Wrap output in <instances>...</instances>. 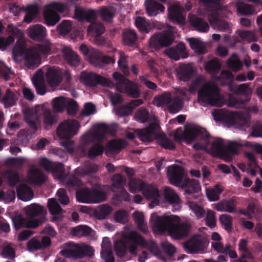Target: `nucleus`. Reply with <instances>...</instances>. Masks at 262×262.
<instances>
[{"mask_svg":"<svg viewBox=\"0 0 262 262\" xmlns=\"http://www.w3.org/2000/svg\"><path fill=\"white\" fill-rule=\"evenodd\" d=\"M142 194L147 200H152V202L149 204L150 208H152L159 204L160 194L157 188L151 185L146 184Z\"/></svg>","mask_w":262,"mask_h":262,"instance_id":"obj_22","label":"nucleus"},{"mask_svg":"<svg viewBox=\"0 0 262 262\" xmlns=\"http://www.w3.org/2000/svg\"><path fill=\"white\" fill-rule=\"evenodd\" d=\"M236 33L244 41L248 42L256 41L257 37L255 34L251 31H247L244 30H237Z\"/></svg>","mask_w":262,"mask_h":262,"instance_id":"obj_63","label":"nucleus"},{"mask_svg":"<svg viewBox=\"0 0 262 262\" xmlns=\"http://www.w3.org/2000/svg\"><path fill=\"white\" fill-rule=\"evenodd\" d=\"M156 139L157 142L162 147L170 150H173L176 148V146L173 142L167 138L164 133L159 132Z\"/></svg>","mask_w":262,"mask_h":262,"instance_id":"obj_50","label":"nucleus"},{"mask_svg":"<svg viewBox=\"0 0 262 262\" xmlns=\"http://www.w3.org/2000/svg\"><path fill=\"white\" fill-rule=\"evenodd\" d=\"M42 122L46 129H50L55 125L58 119V115L50 109L42 107Z\"/></svg>","mask_w":262,"mask_h":262,"instance_id":"obj_24","label":"nucleus"},{"mask_svg":"<svg viewBox=\"0 0 262 262\" xmlns=\"http://www.w3.org/2000/svg\"><path fill=\"white\" fill-rule=\"evenodd\" d=\"M135 24L139 31L143 33H148L152 28L150 23L146 18L141 16L137 17Z\"/></svg>","mask_w":262,"mask_h":262,"instance_id":"obj_55","label":"nucleus"},{"mask_svg":"<svg viewBox=\"0 0 262 262\" xmlns=\"http://www.w3.org/2000/svg\"><path fill=\"white\" fill-rule=\"evenodd\" d=\"M168 17L169 20L174 24H184L185 18L183 16L181 8L179 6H171L168 9Z\"/></svg>","mask_w":262,"mask_h":262,"instance_id":"obj_28","label":"nucleus"},{"mask_svg":"<svg viewBox=\"0 0 262 262\" xmlns=\"http://www.w3.org/2000/svg\"><path fill=\"white\" fill-rule=\"evenodd\" d=\"M223 191L221 186L217 184L213 188L206 189V195L210 201H216L219 200L221 193Z\"/></svg>","mask_w":262,"mask_h":262,"instance_id":"obj_53","label":"nucleus"},{"mask_svg":"<svg viewBox=\"0 0 262 262\" xmlns=\"http://www.w3.org/2000/svg\"><path fill=\"white\" fill-rule=\"evenodd\" d=\"M40 43H37L31 47L33 51L38 55H48L51 53V43L50 40L45 39L41 41Z\"/></svg>","mask_w":262,"mask_h":262,"instance_id":"obj_38","label":"nucleus"},{"mask_svg":"<svg viewBox=\"0 0 262 262\" xmlns=\"http://www.w3.org/2000/svg\"><path fill=\"white\" fill-rule=\"evenodd\" d=\"M237 201L234 198L230 200H224L216 204L215 209L219 211H225L229 213H234L237 211L236 207Z\"/></svg>","mask_w":262,"mask_h":262,"instance_id":"obj_31","label":"nucleus"},{"mask_svg":"<svg viewBox=\"0 0 262 262\" xmlns=\"http://www.w3.org/2000/svg\"><path fill=\"white\" fill-rule=\"evenodd\" d=\"M160 126L156 123H150L148 127L143 129H136L137 137L143 142H150L156 139L160 130Z\"/></svg>","mask_w":262,"mask_h":262,"instance_id":"obj_10","label":"nucleus"},{"mask_svg":"<svg viewBox=\"0 0 262 262\" xmlns=\"http://www.w3.org/2000/svg\"><path fill=\"white\" fill-rule=\"evenodd\" d=\"M145 184L143 181L139 179H132L128 184L129 190L131 193L136 192H143L145 187Z\"/></svg>","mask_w":262,"mask_h":262,"instance_id":"obj_59","label":"nucleus"},{"mask_svg":"<svg viewBox=\"0 0 262 262\" xmlns=\"http://www.w3.org/2000/svg\"><path fill=\"white\" fill-rule=\"evenodd\" d=\"M114 250L117 256L123 257L128 250V242L122 240L116 241L114 245Z\"/></svg>","mask_w":262,"mask_h":262,"instance_id":"obj_54","label":"nucleus"},{"mask_svg":"<svg viewBox=\"0 0 262 262\" xmlns=\"http://www.w3.org/2000/svg\"><path fill=\"white\" fill-rule=\"evenodd\" d=\"M43 208L40 205L33 203L26 207L25 212L29 217L34 218L37 217L34 220H39L41 217L43 218V222L45 221V216L43 215Z\"/></svg>","mask_w":262,"mask_h":262,"instance_id":"obj_30","label":"nucleus"},{"mask_svg":"<svg viewBox=\"0 0 262 262\" xmlns=\"http://www.w3.org/2000/svg\"><path fill=\"white\" fill-rule=\"evenodd\" d=\"M42 74L41 70H38L32 78V82L36 93L39 95H44L47 92Z\"/></svg>","mask_w":262,"mask_h":262,"instance_id":"obj_29","label":"nucleus"},{"mask_svg":"<svg viewBox=\"0 0 262 262\" xmlns=\"http://www.w3.org/2000/svg\"><path fill=\"white\" fill-rule=\"evenodd\" d=\"M28 48H26L24 43L23 41L18 40L16 41L12 49V54L14 59L16 60L18 58H20L26 55Z\"/></svg>","mask_w":262,"mask_h":262,"instance_id":"obj_47","label":"nucleus"},{"mask_svg":"<svg viewBox=\"0 0 262 262\" xmlns=\"http://www.w3.org/2000/svg\"><path fill=\"white\" fill-rule=\"evenodd\" d=\"M251 144L248 141H231L227 146L226 150L232 155L238 154V148L239 147H248Z\"/></svg>","mask_w":262,"mask_h":262,"instance_id":"obj_56","label":"nucleus"},{"mask_svg":"<svg viewBox=\"0 0 262 262\" xmlns=\"http://www.w3.org/2000/svg\"><path fill=\"white\" fill-rule=\"evenodd\" d=\"M129 238L131 241L139 244L142 247L147 248L155 255L160 256L161 254V250L159 247L154 242H147L138 233L136 232H131Z\"/></svg>","mask_w":262,"mask_h":262,"instance_id":"obj_13","label":"nucleus"},{"mask_svg":"<svg viewBox=\"0 0 262 262\" xmlns=\"http://www.w3.org/2000/svg\"><path fill=\"white\" fill-rule=\"evenodd\" d=\"M68 99L64 97L54 98L52 102L53 110L57 113L62 112L66 107Z\"/></svg>","mask_w":262,"mask_h":262,"instance_id":"obj_58","label":"nucleus"},{"mask_svg":"<svg viewBox=\"0 0 262 262\" xmlns=\"http://www.w3.org/2000/svg\"><path fill=\"white\" fill-rule=\"evenodd\" d=\"M60 254L67 258H82L85 256L92 257L94 254L93 248L85 244L69 242L65 244Z\"/></svg>","mask_w":262,"mask_h":262,"instance_id":"obj_4","label":"nucleus"},{"mask_svg":"<svg viewBox=\"0 0 262 262\" xmlns=\"http://www.w3.org/2000/svg\"><path fill=\"white\" fill-rule=\"evenodd\" d=\"M184 247L187 253H198L206 248V243L201 236L195 235L184 244Z\"/></svg>","mask_w":262,"mask_h":262,"instance_id":"obj_11","label":"nucleus"},{"mask_svg":"<svg viewBox=\"0 0 262 262\" xmlns=\"http://www.w3.org/2000/svg\"><path fill=\"white\" fill-rule=\"evenodd\" d=\"M250 85V83H243L239 85H233L232 83L229 84V88L230 92L238 95H243L245 97L244 100L236 98L233 99L230 102L231 103V102H233V106H238V104L244 105L250 101L251 93Z\"/></svg>","mask_w":262,"mask_h":262,"instance_id":"obj_8","label":"nucleus"},{"mask_svg":"<svg viewBox=\"0 0 262 262\" xmlns=\"http://www.w3.org/2000/svg\"><path fill=\"white\" fill-rule=\"evenodd\" d=\"M166 54L171 59L178 60L180 58H185L187 57L184 43L180 42L176 46L171 47L167 50Z\"/></svg>","mask_w":262,"mask_h":262,"instance_id":"obj_23","label":"nucleus"},{"mask_svg":"<svg viewBox=\"0 0 262 262\" xmlns=\"http://www.w3.org/2000/svg\"><path fill=\"white\" fill-rule=\"evenodd\" d=\"M76 196L77 200L81 203H91L92 189L85 187L76 191Z\"/></svg>","mask_w":262,"mask_h":262,"instance_id":"obj_42","label":"nucleus"},{"mask_svg":"<svg viewBox=\"0 0 262 262\" xmlns=\"http://www.w3.org/2000/svg\"><path fill=\"white\" fill-rule=\"evenodd\" d=\"M63 183L69 191L78 190L83 185L82 181L75 175L71 174L64 178Z\"/></svg>","mask_w":262,"mask_h":262,"instance_id":"obj_37","label":"nucleus"},{"mask_svg":"<svg viewBox=\"0 0 262 262\" xmlns=\"http://www.w3.org/2000/svg\"><path fill=\"white\" fill-rule=\"evenodd\" d=\"M174 37L171 31L166 30L155 33L150 38L149 45L150 48L159 50L163 47L170 46Z\"/></svg>","mask_w":262,"mask_h":262,"instance_id":"obj_7","label":"nucleus"},{"mask_svg":"<svg viewBox=\"0 0 262 262\" xmlns=\"http://www.w3.org/2000/svg\"><path fill=\"white\" fill-rule=\"evenodd\" d=\"M134 218L135 223L138 225L139 229L143 233H147L148 232L147 226L144 222L143 214L138 211H136L134 213Z\"/></svg>","mask_w":262,"mask_h":262,"instance_id":"obj_61","label":"nucleus"},{"mask_svg":"<svg viewBox=\"0 0 262 262\" xmlns=\"http://www.w3.org/2000/svg\"><path fill=\"white\" fill-rule=\"evenodd\" d=\"M227 64L228 68L233 72H238L243 68V63L239 59L238 55L236 53H233L231 57L227 60Z\"/></svg>","mask_w":262,"mask_h":262,"instance_id":"obj_44","label":"nucleus"},{"mask_svg":"<svg viewBox=\"0 0 262 262\" xmlns=\"http://www.w3.org/2000/svg\"><path fill=\"white\" fill-rule=\"evenodd\" d=\"M188 18L191 26L195 30L200 32H207L209 29V26L207 21L194 14H189Z\"/></svg>","mask_w":262,"mask_h":262,"instance_id":"obj_27","label":"nucleus"},{"mask_svg":"<svg viewBox=\"0 0 262 262\" xmlns=\"http://www.w3.org/2000/svg\"><path fill=\"white\" fill-rule=\"evenodd\" d=\"M165 201L170 204H174L180 207L181 200L178 194L170 187H166L164 190Z\"/></svg>","mask_w":262,"mask_h":262,"instance_id":"obj_39","label":"nucleus"},{"mask_svg":"<svg viewBox=\"0 0 262 262\" xmlns=\"http://www.w3.org/2000/svg\"><path fill=\"white\" fill-rule=\"evenodd\" d=\"M156 139L157 142L162 147L170 150H173L176 148V146L173 142L167 138L164 133L159 132Z\"/></svg>","mask_w":262,"mask_h":262,"instance_id":"obj_51","label":"nucleus"},{"mask_svg":"<svg viewBox=\"0 0 262 262\" xmlns=\"http://www.w3.org/2000/svg\"><path fill=\"white\" fill-rule=\"evenodd\" d=\"M14 227L18 230L23 227L35 228L43 223V218L39 220H30L27 221L21 214L14 216L12 219Z\"/></svg>","mask_w":262,"mask_h":262,"instance_id":"obj_16","label":"nucleus"},{"mask_svg":"<svg viewBox=\"0 0 262 262\" xmlns=\"http://www.w3.org/2000/svg\"><path fill=\"white\" fill-rule=\"evenodd\" d=\"M180 186L184 189L185 194L187 198H189L194 193L198 192L200 190V186L198 181L189 178L185 179Z\"/></svg>","mask_w":262,"mask_h":262,"instance_id":"obj_25","label":"nucleus"},{"mask_svg":"<svg viewBox=\"0 0 262 262\" xmlns=\"http://www.w3.org/2000/svg\"><path fill=\"white\" fill-rule=\"evenodd\" d=\"M79 127L80 125L78 121L66 120L59 125L56 130L57 134L61 139H71L77 134Z\"/></svg>","mask_w":262,"mask_h":262,"instance_id":"obj_9","label":"nucleus"},{"mask_svg":"<svg viewBox=\"0 0 262 262\" xmlns=\"http://www.w3.org/2000/svg\"><path fill=\"white\" fill-rule=\"evenodd\" d=\"M105 239H108L107 237L104 238L101 244V251L100 252L101 257L104 260L105 262H114V257L113 255L112 249L110 247V243L104 244Z\"/></svg>","mask_w":262,"mask_h":262,"instance_id":"obj_41","label":"nucleus"},{"mask_svg":"<svg viewBox=\"0 0 262 262\" xmlns=\"http://www.w3.org/2000/svg\"><path fill=\"white\" fill-rule=\"evenodd\" d=\"M109 128L105 124L101 123L96 125L95 130L90 133L84 135V138H86L85 141L86 143H89L92 139L97 141H102L105 136V135L108 133Z\"/></svg>","mask_w":262,"mask_h":262,"instance_id":"obj_19","label":"nucleus"},{"mask_svg":"<svg viewBox=\"0 0 262 262\" xmlns=\"http://www.w3.org/2000/svg\"><path fill=\"white\" fill-rule=\"evenodd\" d=\"M43 18L45 24L48 26H53L58 23L60 19V17L57 13L52 12L51 10L45 9L43 13Z\"/></svg>","mask_w":262,"mask_h":262,"instance_id":"obj_43","label":"nucleus"},{"mask_svg":"<svg viewBox=\"0 0 262 262\" xmlns=\"http://www.w3.org/2000/svg\"><path fill=\"white\" fill-rule=\"evenodd\" d=\"M24 120L27 124L28 128L20 130L17 138L22 145L26 146L34 137L40 124V116L37 109H27L24 113Z\"/></svg>","mask_w":262,"mask_h":262,"instance_id":"obj_3","label":"nucleus"},{"mask_svg":"<svg viewBox=\"0 0 262 262\" xmlns=\"http://www.w3.org/2000/svg\"><path fill=\"white\" fill-rule=\"evenodd\" d=\"M226 117L232 124L237 127H248L250 125L249 115L246 112H232Z\"/></svg>","mask_w":262,"mask_h":262,"instance_id":"obj_15","label":"nucleus"},{"mask_svg":"<svg viewBox=\"0 0 262 262\" xmlns=\"http://www.w3.org/2000/svg\"><path fill=\"white\" fill-rule=\"evenodd\" d=\"M62 72L58 67H53L48 68L45 77L48 83L51 86H58L62 80Z\"/></svg>","mask_w":262,"mask_h":262,"instance_id":"obj_18","label":"nucleus"},{"mask_svg":"<svg viewBox=\"0 0 262 262\" xmlns=\"http://www.w3.org/2000/svg\"><path fill=\"white\" fill-rule=\"evenodd\" d=\"M183 137L189 142H192L196 138L203 140L204 144L196 143L193 145V147L195 150H205L210 144V134L205 129L202 127H192L186 130Z\"/></svg>","mask_w":262,"mask_h":262,"instance_id":"obj_6","label":"nucleus"},{"mask_svg":"<svg viewBox=\"0 0 262 262\" xmlns=\"http://www.w3.org/2000/svg\"><path fill=\"white\" fill-rule=\"evenodd\" d=\"M97 170L98 166L96 164L87 162L84 164L82 167L76 168L75 172L76 173L81 175H88L95 173Z\"/></svg>","mask_w":262,"mask_h":262,"instance_id":"obj_57","label":"nucleus"},{"mask_svg":"<svg viewBox=\"0 0 262 262\" xmlns=\"http://www.w3.org/2000/svg\"><path fill=\"white\" fill-rule=\"evenodd\" d=\"M178 78L184 82L189 81L193 76L194 70L190 63H181L176 70Z\"/></svg>","mask_w":262,"mask_h":262,"instance_id":"obj_20","label":"nucleus"},{"mask_svg":"<svg viewBox=\"0 0 262 262\" xmlns=\"http://www.w3.org/2000/svg\"><path fill=\"white\" fill-rule=\"evenodd\" d=\"M179 217L176 215L160 217L155 213H152L150 217L154 228L160 232L168 231L176 239L187 236L191 228L190 224L186 222L175 224L174 222L179 221Z\"/></svg>","mask_w":262,"mask_h":262,"instance_id":"obj_2","label":"nucleus"},{"mask_svg":"<svg viewBox=\"0 0 262 262\" xmlns=\"http://www.w3.org/2000/svg\"><path fill=\"white\" fill-rule=\"evenodd\" d=\"M17 100V96L10 89L7 90L5 96L2 98L1 102L6 108L14 106Z\"/></svg>","mask_w":262,"mask_h":262,"instance_id":"obj_45","label":"nucleus"},{"mask_svg":"<svg viewBox=\"0 0 262 262\" xmlns=\"http://www.w3.org/2000/svg\"><path fill=\"white\" fill-rule=\"evenodd\" d=\"M24 58L26 66L30 69L37 68L41 63L40 56L35 53L31 48L28 49Z\"/></svg>","mask_w":262,"mask_h":262,"instance_id":"obj_26","label":"nucleus"},{"mask_svg":"<svg viewBox=\"0 0 262 262\" xmlns=\"http://www.w3.org/2000/svg\"><path fill=\"white\" fill-rule=\"evenodd\" d=\"M16 191L18 199L23 201H28L31 200L34 193L31 188L26 184H20L16 187Z\"/></svg>","mask_w":262,"mask_h":262,"instance_id":"obj_36","label":"nucleus"},{"mask_svg":"<svg viewBox=\"0 0 262 262\" xmlns=\"http://www.w3.org/2000/svg\"><path fill=\"white\" fill-rule=\"evenodd\" d=\"M123 91L128 96L134 98L139 97L141 94L138 84L129 80L123 85Z\"/></svg>","mask_w":262,"mask_h":262,"instance_id":"obj_40","label":"nucleus"},{"mask_svg":"<svg viewBox=\"0 0 262 262\" xmlns=\"http://www.w3.org/2000/svg\"><path fill=\"white\" fill-rule=\"evenodd\" d=\"M75 15L79 20H86L90 23H92L96 18L95 11L93 10H85L81 8H75Z\"/></svg>","mask_w":262,"mask_h":262,"instance_id":"obj_32","label":"nucleus"},{"mask_svg":"<svg viewBox=\"0 0 262 262\" xmlns=\"http://www.w3.org/2000/svg\"><path fill=\"white\" fill-rule=\"evenodd\" d=\"M82 77L85 85L91 87L96 86L98 84L110 86L112 83L109 79L93 72L82 73Z\"/></svg>","mask_w":262,"mask_h":262,"instance_id":"obj_12","label":"nucleus"},{"mask_svg":"<svg viewBox=\"0 0 262 262\" xmlns=\"http://www.w3.org/2000/svg\"><path fill=\"white\" fill-rule=\"evenodd\" d=\"M203 80L196 78L191 82L189 91L195 93L199 90L198 99L203 105H210L214 106H222L225 103V99L220 94V89L214 83L207 82L203 86Z\"/></svg>","mask_w":262,"mask_h":262,"instance_id":"obj_1","label":"nucleus"},{"mask_svg":"<svg viewBox=\"0 0 262 262\" xmlns=\"http://www.w3.org/2000/svg\"><path fill=\"white\" fill-rule=\"evenodd\" d=\"M28 36L34 41H43L47 36L46 28L40 24L32 25L28 29Z\"/></svg>","mask_w":262,"mask_h":262,"instance_id":"obj_21","label":"nucleus"},{"mask_svg":"<svg viewBox=\"0 0 262 262\" xmlns=\"http://www.w3.org/2000/svg\"><path fill=\"white\" fill-rule=\"evenodd\" d=\"M108 151L111 153H119L120 150L125 147L124 141L120 140L113 139L110 141L106 144Z\"/></svg>","mask_w":262,"mask_h":262,"instance_id":"obj_48","label":"nucleus"},{"mask_svg":"<svg viewBox=\"0 0 262 262\" xmlns=\"http://www.w3.org/2000/svg\"><path fill=\"white\" fill-rule=\"evenodd\" d=\"M129 238L131 241L139 244L142 247L147 248L155 255L160 256L161 254V250L159 247L154 242H147L138 233L136 232H131Z\"/></svg>","mask_w":262,"mask_h":262,"instance_id":"obj_14","label":"nucleus"},{"mask_svg":"<svg viewBox=\"0 0 262 262\" xmlns=\"http://www.w3.org/2000/svg\"><path fill=\"white\" fill-rule=\"evenodd\" d=\"M79 49L85 58L96 67H103L106 64L114 63L115 60L107 56H103L98 50L93 48H88L84 44H82Z\"/></svg>","mask_w":262,"mask_h":262,"instance_id":"obj_5","label":"nucleus"},{"mask_svg":"<svg viewBox=\"0 0 262 262\" xmlns=\"http://www.w3.org/2000/svg\"><path fill=\"white\" fill-rule=\"evenodd\" d=\"M26 14L25 15L24 21L27 23H30L37 16L39 9L36 5H30L26 7L25 9Z\"/></svg>","mask_w":262,"mask_h":262,"instance_id":"obj_52","label":"nucleus"},{"mask_svg":"<svg viewBox=\"0 0 262 262\" xmlns=\"http://www.w3.org/2000/svg\"><path fill=\"white\" fill-rule=\"evenodd\" d=\"M145 7L146 12L150 16H155L159 13V11L163 12L165 9L163 5L156 0H146Z\"/></svg>","mask_w":262,"mask_h":262,"instance_id":"obj_33","label":"nucleus"},{"mask_svg":"<svg viewBox=\"0 0 262 262\" xmlns=\"http://www.w3.org/2000/svg\"><path fill=\"white\" fill-rule=\"evenodd\" d=\"M167 175L170 183L176 186H180L183 183L184 169L178 165L169 167Z\"/></svg>","mask_w":262,"mask_h":262,"instance_id":"obj_17","label":"nucleus"},{"mask_svg":"<svg viewBox=\"0 0 262 262\" xmlns=\"http://www.w3.org/2000/svg\"><path fill=\"white\" fill-rule=\"evenodd\" d=\"M62 52L64 60L69 65L74 67H77L79 65V57L70 48H64Z\"/></svg>","mask_w":262,"mask_h":262,"instance_id":"obj_34","label":"nucleus"},{"mask_svg":"<svg viewBox=\"0 0 262 262\" xmlns=\"http://www.w3.org/2000/svg\"><path fill=\"white\" fill-rule=\"evenodd\" d=\"M29 179L33 184L40 185L46 182V177L38 169H32L29 173Z\"/></svg>","mask_w":262,"mask_h":262,"instance_id":"obj_46","label":"nucleus"},{"mask_svg":"<svg viewBox=\"0 0 262 262\" xmlns=\"http://www.w3.org/2000/svg\"><path fill=\"white\" fill-rule=\"evenodd\" d=\"M137 40V35L134 30H128L124 32L123 34V40L124 43L129 46H133Z\"/></svg>","mask_w":262,"mask_h":262,"instance_id":"obj_64","label":"nucleus"},{"mask_svg":"<svg viewBox=\"0 0 262 262\" xmlns=\"http://www.w3.org/2000/svg\"><path fill=\"white\" fill-rule=\"evenodd\" d=\"M106 199V194L103 191L96 187L92 188L91 203L102 202L105 201Z\"/></svg>","mask_w":262,"mask_h":262,"instance_id":"obj_62","label":"nucleus"},{"mask_svg":"<svg viewBox=\"0 0 262 262\" xmlns=\"http://www.w3.org/2000/svg\"><path fill=\"white\" fill-rule=\"evenodd\" d=\"M105 28L102 23H93L88 28V33L94 37H100L104 32Z\"/></svg>","mask_w":262,"mask_h":262,"instance_id":"obj_49","label":"nucleus"},{"mask_svg":"<svg viewBox=\"0 0 262 262\" xmlns=\"http://www.w3.org/2000/svg\"><path fill=\"white\" fill-rule=\"evenodd\" d=\"M104 151V147L100 143L94 144L89 150L88 152V157L91 160L94 159L97 156L103 154Z\"/></svg>","mask_w":262,"mask_h":262,"instance_id":"obj_60","label":"nucleus"},{"mask_svg":"<svg viewBox=\"0 0 262 262\" xmlns=\"http://www.w3.org/2000/svg\"><path fill=\"white\" fill-rule=\"evenodd\" d=\"M209 21L211 26L216 28L221 31H228L230 29L229 23L220 19L217 14H212L209 17Z\"/></svg>","mask_w":262,"mask_h":262,"instance_id":"obj_35","label":"nucleus"}]
</instances>
